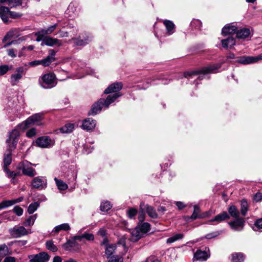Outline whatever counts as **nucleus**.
Returning a JSON list of instances; mask_svg holds the SVG:
<instances>
[{
	"mask_svg": "<svg viewBox=\"0 0 262 262\" xmlns=\"http://www.w3.org/2000/svg\"><path fill=\"white\" fill-rule=\"evenodd\" d=\"M138 225L143 235L149 232L150 230L151 225L148 223H144L142 224H138Z\"/></svg>",
	"mask_w": 262,
	"mask_h": 262,
	"instance_id": "nucleus-37",
	"label": "nucleus"
},
{
	"mask_svg": "<svg viewBox=\"0 0 262 262\" xmlns=\"http://www.w3.org/2000/svg\"><path fill=\"white\" fill-rule=\"evenodd\" d=\"M96 123L95 120L92 118H87L83 120L82 128L85 130H91L95 127Z\"/></svg>",
	"mask_w": 262,
	"mask_h": 262,
	"instance_id": "nucleus-20",
	"label": "nucleus"
},
{
	"mask_svg": "<svg viewBox=\"0 0 262 262\" xmlns=\"http://www.w3.org/2000/svg\"><path fill=\"white\" fill-rule=\"evenodd\" d=\"M37 214H33L28 218H27L24 223V225L26 227H31L32 226L36 220Z\"/></svg>",
	"mask_w": 262,
	"mask_h": 262,
	"instance_id": "nucleus-42",
	"label": "nucleus"
},
{
	"mask_svg": "<svg viewBox=\"0 0 262 262\" xmlns=\"http://www.w3.org/2000/svg\"><path fill=\"white\" fill-rule=\"evenodd\" d=\"M32 164L27 161H23L17 165V168L21 170L24 174L33 177L36 175V171L31 165Z\"/></svg>",
	"mask_w": 262,
	"mask_h": 262,
	"instance_id": "nucleus-8",
	"label": "nucleus"
},
{
	"mask_svg": "<svg viewBox=\"0 0 262 262\" xmlns=\"http://www.w3.org/2000/svg\"><path fill=\"white\" fill-rule=\"evenodd\" d=\"M137 213V209L134 208H129L126 212L127 216L130 219H134L136 216Z\"/></svg>",
	"mask_w": 262,
	"mask_h": 262,
	"instance_id": "nucleus-53",
	"label": "nucleus"
},
{
	"mask_svg": "<svg viewBox=\"0 0 262 262\" xmlns=\"http://www.w3.org/2000/svg\"><path fill=\"white\" fill-rule=\"evenodd\" d=\"M112 208V205L108 201L103 202L100 205V210L102 212H107Z\"/></svg>",
	"mask_w": 262,
	"mask_h": 262,
	"instance_id": "nucleus-48",
	"label": "nucleus"
},
{
	"mask_svg": "<svg viewBox=\"0 0 262 262\" xmlns=\"http://www.w3.org/2000/svg\"><path fill=\"white\" fill-rule=\"evenodd\" d=\"M56 185L59 191H64L67 189L68 186L67 183L62 180L58 179L57 178H54Z\"/></svg>",
	"mask_w": 262,
	"mask_h": 262,
	"instance_id": "nucleus-35",
	"label": "nucleus"
},
{
	"mask_svg": "<svg viewBox=\"0 0 262 262\" xmlns=\"http://www.w3.org/2000/svg\"><path fill=\"white\" fill-rule=\"evenodd\" d=\"M120 96L118 94H114L113 95H108L106 99H99L98 102L93 104L91 109L88 113V115H94L97 114L101 111L103 107L107 108L110 104L115 102Z\"/></svg>",
	"mask_w": 262,
	"mask_h": 262,
	"instance_id": "nucleus-2",
	"label": "nucleus"
},
{
	"mask_svg": "<svg viewBox=\"0 0 262 262\" xmlns=\"http://www.w3.org/2000/svg\"><path fill=\"white\" fill-rule=\"evenodd\" d=\"M9 15L13 19H17L22 17V14L13 11H9Z\"/></svg>",
	"mask_w": 262,
	"mask_h": 262,
	"instance_id": "nucleus-59",
	"label": "nucleus"
},
{
	"mask_svg": "<svg viewBox=\"0 0 262 262\" xmlns=\"http://www.w3.org/2000/svg\"><path fill=\"white\" fill-rule=\"evenodd\" d=\"M36 134V129L35 128H32L28 130L27 133V136L28 138H32L33 136Z\"/></svg>",
	"mask_w": 262,
	"mask_h": 262,
	"instance_id": "nucleus-63",
	"label": "nucleus"
},
{
	"mask_svg": "<svg viewBox=\"0 0 262 262\" xmlns=\"http://www.w3.org/2000/svg\"><path fill=\"white\" fill-rule=\"evenodd\" d=\"M35 36L36 37V40L37 41H41V45L44 46L45 45L44 42H45V40L46 39V35H45L43 30L41 29L39 32H36L35 33Z\"/></svg>",
	"mask_w": 262,
	"mask_h": 262,
	"instance_id": "nucleus-41",
	"label": "nucleus"
},
{
	"mask_svg": "<svg viewBox=\"0 0 262 262\" xmlns=\"http://www.w3.org/2000/svg\"><path fill=\"white\" fill-rule=\"evenodd\" d=\"M43 118V115L41 113H36L32 115L26 120L19 125L20 128L25 129L27 128L29 125H41V121Z\"/></svg>",
	"mask_w": 262,
	"mask_h": 262,
	"instance_id": "nucleus-5",
	"label": "nucleus"
},
{
	"mask_svg": "<svg viewBox=\"0 0 262 262\" xmlns=\"http://www.w3.org/2000/svg\"><path fill=\"white\" fill-rule=\"evenodd\" d=\"M254 200L255 202H259L262 201V193L257 192L254 196Z\"/></svg>",
	"mask_w": 262,
	"mask_h": 262,
	"instance_id": "nucleus-64",
	"label": "nucleus"
},
{
	"mask_svg": "<svg viewBox=\"0 0 262 262\" xmlns=\"http://www.w3.org/2000/svg\"><path fill=\"white\" fill-rule=\"evenodd\" d=\"M142 237L143 235L142 234L140 229L138 225L136 228L132 230L130 239L133 242H136Z\"/></svg>",
	"mask_w": 262,
	"mask_h": 262,
	"instance_id": "nucleus-28",
	"label": "nucleus"
},
{
	"mask_svg": "<svg viewBox=\"0 0 262 262\" xmlns=\"http://www.w3.org/2000/svg\"><path fill=\"white\" fill-rule=\"evenodd\" d=\"M245 259V255L242 253H234L230 256L231 262H243Z\"/></svg>",
	"mask_w": 262,
	"mask_h": 262,
	"instance_id": "nucleus-29",
	"label": "nucleus"
},
{
	"mask_svg": "<svg viewBox=\"0 0 262 262\" xmlns=\"http://www.w3.org/2000/svg\"><path fill=\"white\" fill-rule=\"evenodd\" d=\"M12 151L7 149V153L5 154L4 156L3 159V169L4 168H7L8 166L10 165L12 162Z\"/></svg>",
	"mask_w": 262,
	"mask_h": 262,
	"instance_id": "nucleus-31",
	"label": "nucleus"
},
{
	"mask_svg": "<svg viewBox=\"0 0 262 262\" xmlns=\"http://www.w3.org/2000/svg\"><path fill=\"white\" fill-rule=\"evenodd\" d=\"M66 12L70 17L75 16L79 13L78 3L74 2H71Z\"/></svg>",
	"mask_w": 262,
	"mask_h": 262,
	"instance_id": "nucleus-16",
	"label": "nucleus"
},
{
	"mask_svg": "<svg viewBox=\"0 0 262 262\" xmlns=\"http://www.w3.org/2000/svg\"><path fill=\"white\" fill-rule=\"evenodd\" d=\"M221 43L223 48L226 49H231L232 47L235 45L236 40L233 37H229L226 39H222Z\"/></svg>",
	"mask_w": 262,
	"mask_h": 262,
	"instance_id": "nucleus-23",
	"label": "nucleus"
},
{
	"mask_svg": "<svg viewBox=\"0 0 262 262\" xmlns=\"http://www.w3.org/2000/svg\"><path fill=\"white\" fill-rule=\"evenodd\" d=\"M262 59V56H243L238 57L236 61L242 64H249L255 63L259 60Z\"/></svg>",
	"mask_w": 262,
	"mask_h": 262,
	"instance_id": "nucleus-12",
	"label": "nucleus"
},
{
	"mask_svg": "<svg viewBox=\"0 0 262 262\" xmlns=\"http://www.w3.org/2000/svg\"><path fill=\"white\" fill-rule=\"evenodd\" d=\"M237 28L234 25L227 24L222 30V34L224 35L236 34Z\"/></svg>",
	"mask_w": 262,
	"mask_h": 262,
	"instance_id": "nucleus-24",
	"label": "nucleus"
},
{
	"mask_svg": "<svg viewBox=\"0 0 262 262\" xmlns=\"http://www.w3.org/2000/svg\"><path fill=\"white\" fill-rule=\"evenodd\" d=\"M224 62H219L216 64L209 65L206 67L202 68L201 69L193 71L191 72H187L184 73L183 76L185 78L190 79V78H194L197 77V79L199 80H203L204 75L208 74V73H216L220 68H221L222 65Z\"/></svg>",
	"mask_w": 262,
	"mask_h": 262,
	"instance_id": "nucleus-1",
	"label": "nucleus"
},
{
	"mask_svg": "<svg viewBox=\"0 0 262 262\" xmlns=\"http://www.w3.org/2000/svg\"><path fill=\"white\" fill-rule=\"evenodd\" d=\"M9 232L14 238H19L31 233V232L28 231L27 229L23 226H15L10 228L9 230Z\"/></svg>",
	"mask_w": 262,
	"mask_h": 262,
	"instance_id": "nucleus-10",
	"label": "nucleus"
},
{
	"mask_svg": "<svg viewBox=\"0 0 262 262\" xmlns=\"http://www.w3.org/2000/svg\"><path fill=\"white\" fill-rule=\"evenodd\" d=\"M248 204L245 200L241 201V213L243 216H245L248 211Z\"/></svg>",
	"mask_w": 262,
	"mask_h": 262,
	"instance_id": "nucleus-44",
	"label": "nucleus"
},
{
	"mask_svg": "<svg viewBox=\"0 0 262 262\" xmlns=\"http://www.w3.org/2000/svg\"><path fill=\"white\" fill-rule=\"evenodd\" d=\"M16 52V50L9 49L7 50V55L11 57H15L17 56Z\"/></svg>",
	"mask_w": 262,
	"mask_h": 262,
	"instance_id": "nucleus-62",
	"label": "nucleus"
},
{
	"mask_svg": "<svg viewBox=\"0 0 262 262\" xmlns=\"http://www.w3.org/2000/svg\"><path fill=\"white\" fill-rule=\"evenodd\" d=\"M123 258L122 256L118 255H113L111 257V259L108 262H122Z\"/></svg>",
	"mask_w": 262,
	"mask_h": 262,
	"instance_id": "nucleus-58",
	"label": "nucleus"
},
{
	"mask_svg": "<svg viewBox=\"0 0 262 262\" xmlns=\"http://www.w3.org/2000/svg\"><path fill=\"white\" fill-rule=\"evenodd\" d=\"M93 37L88 32H82L79 34L77 37H72L69 40V42H73L74 47H83L89 45L93 40Z\"/></svg>",
	"mask_w": 262,
	"mask_h": 262,
	"instance_id": "nucleus-3",
	"label": "nucleus"
},
{
	"mask_svg": "<svg viewBox=\"0 0 262 262\" xmlns=\"http://www.w3.org/2000/svg\"><path fill=\"white\" fill-rule=\"evenodd\" d=\"M222 231H215L212 233H208L205 235V238L207 239H212L217 237L218 235L221 234Z\"/></svg>",
	"mask_w": 262,
	"mask_h": 262,
	"instance_id": "nucleus-57",
	"label": "nucleus"
},
{
	"mask_svg": "<svg viewBox=\"0 0 262 262\" xmlns=\"http://www.w3.org/2000/svg\"><path fill=\"white\" fill-rule=\"evenodd\" d=\"M13 254V251L9 249L8 245L5 244L0 245V262L7 255H10Z\"/></svg>",
	"mask_w": 262,
	"mask_h": 262,
	"instance_id": "nucleus-22",
	"label": "nucleus"
},
{
	"mask_svg": "<svg viewBox=\"0 0 262 262\" xmlns=\"http://www.w3.org/2000/svg\"><path fill=\"white\" fill-rule=\"evenodd\" d=\"M19 136L20 133L17 129H13L11 130L7 140L9 150H13L16 148Z\"/></svg>",
	"mask_w": 262,
	"mask_h": 262,
	"instance_id": "nucleus-6",
	"label": "nucleus"
},
{
	"mask_svg": "<svg viewBox=\"0 0 262 262\" xmlns=\"http://www.w3.org/2000/svg\"><path fill=\"white\" fill-rule=\"evenodd\" d=\"M228 211L231 217L238 218L239 215L238 209L234 205H231L228 209Z\"/></svg>",
	"mask_w": 262,
	"mask_h": 262,
	"instance_id": "nucleus-34",
	"label": "nucleus"
},
{
	"mask_svg": "<svg viewBox=\"0 0 262 262\" xmlns=\"http://www.w3.org/2000/svg\"><path fill=\"white\" fill-rule=\"evenodd\" d=\"M191 25L192 28L199 29L202 26V23L199 19H193L191 22Z\"/></svg>",
	"mask_w": 262,
	"mask_h": 262,
	"instance_id": "nucleus-56",
	"label": "nucleus"
},
{
	"mask_svg": "<svg viewBox=\"0 0 262 262\" xmlns=\"http://www.w3.org/2000/svg\"><path fill=\"white\" fill-rule=\"evenodd\" d=\"M209 255L206 250H198L194 253L193 258L197 260H205L208 259Z\"/></svg>",
	"mask_w": 262,
	"mask_h": 262,
	"instance_id": "nucleus-21",
	"label": "nucleus"
},
{
	"mask_svg": "<svg viewBox=\"0 0 262 262\" xmlns=\"http://www.w3.org/2000/svg\"><path fill=\"white\" fill-rule=\"evenodd\" d=\"M44 44L46 46L50 47H60L62 45L61 40L50 37V36L49 35H46Z\"/></svg>",
	"mask_w": 262,
	"mask_h": 262,
	"instance_id": "nucleus-17",
	"label": "nucleus"
},
{
	"mask_svg": "<svg viewBox=\"0 0 262 262\" xmlns=\"http://www.w3.org/2000/svg\"><path fill=\"white\" fill-rule=\"evenodd\" d=\"M236 37L240 39H247L251 37L252 34L251 33L250 29L242 28L239 30H236Z\"/></svg>",
	"mask_w": 262,
	"mask_h": 262,
	"instance_id": "nucleus-19",
	"label": "nucleus"
},
{
	"mask_svg": "<svg viewBox=\"0 0 262 262\" xmlns=\"http://www.w3.org/2000/svg\"><path fill=\"white\" fill-rule=\"evenodd\" d=\"M163 23L166 29V34L168 35L173 34L174 31V25L173 23L169 20H164Z\"/></svg>",
	"mask_w": 262,
	"mask_h": 262,
	"instance_id": "nucleus-33",
	"label": "nucleus"
},
{
	"mask_svg": "<svg viewBox=\"0 0 262 262\" xmlns=\"http://www.w3.org/2000/svg\"><path fill=\"white\" fill-rule=\"evenodd\" d=\"M39 207V203L35 202L30 204L28 207L27 211L29 214H32L36 211Z\"/></svg>",
	"mask_w": 262,
	"mask_h": 262,
	"instance_id": "nucleus-45",
	"label": "nucleus"
},
{
	"mask_svg": "<svg viewBox=\"0 0 262 262\" xmlns=\"http://www.w3.org/2000/svg\"><path fill=\"white\" fill-rule=\"evenodd\" d=\"M13 211L18 216H20V215H21L23 213V208L18 206H15L13 208Z\"/></svg>",
	"mask_w": 262,
	"mask_h": 262,
	"instance_id": "nucleus-60",
	"label": "nucleus"
},
{
	"mask_svg": "<svg viewBox=\"0 0 262 262\" xmlns=\"http://www.w3.org/2000/svg\"><path fill=\"white\" fill-rule=\"evenodd\" d=\"M146 211L147 213L148 214V216L151 218L157 219L158 218V214L156 213L155 210L153 207L148 206V205H146Z\"/></svg>",
	"mask_w": 262,
	"mask_h": 262,
	"instance_id": "nucleus-43",
	"label": "nucleus"
},
{
	"mask_svg": "<svg viewBox=\"0 0 262 262\" xmlns=\"http://www.w3.org/2000/svg\"><path fill=\"white\" fill-rule=\"evenodd\" d=\"M13 66H8L4 64L0 66V76H3L8 72V71L12 69Z\"/></svg>",
	"mask_w": 262,
	"mask_h": 262,
	"instance_id": "nucleus-49",
	"label": "nucleus"
},
{
	"mask_svg": "<svg viewBox=\"0 0 262 262\" xmlns=\"http://www.w3.org/2000/svg\"><path fill=\"white\" fill-rule=\"evenodd\" d=\"M200 208L198 206V205H194L193 206V210L192 212V214L189 217L192 220H195L199 218H202L203 216L202 215L200 214Z\"/></svg>",
	"mask_w": 262,
	"mask_h": 262,
	"instance_id": "nucleus-39",
	"label": "nucleus"
},
{
	"mask_svg": "<svg viewBox=\"0 0 262 262\" xmlns=\"http://www.w3.org/2000/svg\"><path fill=\"white\" fill-rule=\"evenodd\" d=\"M252 229L257 232H262V218L256 220Z\"/></svg>",
	"mask_w": 262,
	"mask_h": 262,
	"instance_id": "nucleus-46",
	"label": "nucleus"
},
{
	"mask_svg": "<svg viewBox=\"0 0 262 262\" xmlns=\"http://www.w3.org/2000/svg\"><path fill=\"white\" fill-rule=\"evenodd\" d=\"M19 29H13L9 31L3 38V41L8 39H10L14 37V36H18Z\"/></svg>",
	"mask_w": 262,
	"mask_h": 262,
	"instance_id": "nucleus-36",
	"label": "nucleus"
},
{
	"mask_svg": "<svg viewBox=\"0 0 262 262\" xmlns=\"http://www.w3.org/2000/svg\"><path fill=\"white\" fill-rule=\"evenodd\" d=\"M9 9L8 7H0V17L2 19L4 23H7L8 21V15L9 13Z\"/></svg>",
	"mask_w": 262,
	"mask_h": 262,
	"instance_id": "nucleus-32",
	"label": "nucleus"
},
{
	"mask_svg": "<svg viewBox=\"0 0 262 262\" xmlns=\"http://www.w3.org/2000/svg\"><path fill=\"white\" fill-rule=\"evenodd\" d=\"M117 246L115 244H110L106 247L105 248V254L107 258L113 254Z\"/></svg>",
	"mask_w": 262,
	"mask_h": 262,
	"instance_id": "nucleus-38",
	"label": "nucleus"
},
{
	"mask_svg": "<svg viewBox=\"0 0 262 262\" xmlns=\"http://www.w3.org/2000/svg\"><path fill=\"white\" fill-rule=\"evenodd\" d=\"M56 75L53 73H48L42 75L39 80V84L45 89H51L57 84Z\"/></svg>",
	"mask_w": 262,
	"mask_h": 262,
	"instance_id": "nucleus-4",
	"label": "nucleus"
},
{
	"mask_svg": "<svg viewBox=\"0 0 262 262\" xmlns=\"http://www.w3.org/2000/svg\"><path fill=\"white\" fill-rule=\"evenodd\" d=\"M83 239H85L88 241H93L94 239V235L92 233L85 232L80 235H76L73 237L75 241H81Z\"/></svg>",
	"mask_w": 262,
	"mask_h": 262,
	"instance_id": "nucleus-26",
	"label": "nucleus"
},
{
	"mask_svg": "<svg viewBox=\"0 0 262 262\" xmlns=\"http://www.w3.org/2000/svg\"><path fill=\"white\" fill-rule=\"evenodd\" d=\"M122 84L121 82H117L113 83L112 84L110 85L109 86L106 88L105 91H104V93L105 94H111L113 93L112 95H113L114 94H118L120 96H121V94L120 93H117V92L119 91L120 90H122Z\"/></svg>",
	"mask_w": 262,
	"mask_h": 262,
	"instance_id": "nucleus-14",
	"label": "nucleus"
},
{
	"mask_svg": "<svg viewBox=\"0 0 262 262\" xmlns=\"http://www.w3.org/2000/svg\"><path fill=\"white\" fill-rule=\"evenodd\" d=\"M32 187L41 190L47 186V180L44 177H36L33 179L31 182Z\"/></svg>",
	"mask_w": 262,
	"mask_h": 262,
	"instance_id": "nucleus-9",
	"label": "nucleus"
},
{
	"mask_svg": "<svg viewBox=\"0 0 262 262\" xmlns=\"http://www.w3.org/2000/svg\"><path fill=\"white\" fill-rule=\"evenodd\" d=\"M55 55L56 51L53 49L49 50V55L44 59L47 66H50L51 62L56 60Z\"/></svg>",
	"mask_w": 262,
	"mask_h": 262,
	"instance_id": "nucleus-30",
	"label": "nucleus"
},
{
	"mask_svg": "<svg viewBox=\"0 0 262 262\" xmlns=\"http://www.w3.org/2000/svg\"><path fill=\"white\" fill-rule=\"evenodd\" d=\"M55 144L54 139L48 136H42L36 139L35 145L42 148H49Z\"/></svg>",
	"mask_w": 262,
	"mask_h": 262,
	"instance_id": "nucleus-7",
	"label": "nucleus"
},
{
	"mask_svg": "<svg viewBox=\"0 0 262 262\" xmlns=\"http://www.w3.org/2000/svg\"><path fill=\"white\" fill-rule=\"evenodd\" d=\"M4 170L6 172L7 176L9 178L13 177V179H14L19 174V172L9 170L8 167L4 169Z\"/></svg>",
	"mask_w": 262,
	"mask_h": 262,
	"instance_id": "nucleus-55",
	"label": "nucleus"
},
{
	"mask_svg": "<svg viewBox=\"0 0 262 262\" xmlns=\"http://www.w3.org/2000/svg\"><path fill=\"white\" fill-rule=\"evenodd\" d=\"M46 248L50 251L55 252L57 250V248L55 245L54 244L53 242L52 241H47L46 243Z\"/></svg>",
	"mask_w": 262,
	"mask_h": 262,
	"instance_id": "nucleus-51",
	"label": "nucleus"
},
{
	"mask_svg": "<svg viewBox=\"0 0 262 262\" xmlns=\"http://www.w3.org/2000/svg\"><path fill=\"white\" fill-rule=\"evenodd\" d=\"M70 225L68 223H63L55 226L52 230L51 234L55 235L59 233L61 230L68 231L70 230Z\"/></svg>",
	"mask_w": 262,
	"mask_h": 262,
	"instance_id": "nucleus-27",
	"label": "nucleus"
},
{
	"mask_svg": "<svg viewBox=\"0 0 262 262\" xmlns=\"http://www.w3.org/2000/svg\"><path fill=\"white\" fill-rule=\"evenodd\" d=\"M29 262H47L49 260L50 256L46 252H41L36 254H32L28 256Z\"/></svg>",
	"mask_w": 262,
	"mask_h": 262,
	"instance_id": "nucleus-11",
	"label": "nucleus"
},
{
	"mask_svg": "<svg viewBox=\"0 0 262 262\" xmlns=\"http://www.w3.org/2000/svg\"><path fill=\"white\" fill-rule=\"evenodd\" d=\"M228 224L232 229L235 231H241L244 228L245 221L243 219L238 217L233 221L229 222Z\"/></svg>",
	"mask_w": 262,
	"mask_h": 262,
	"instance_id": "nucleus-15",
	"label": "nucleus"
},
{
	"mask_svg": "<svg viewBox=\"0 0 262 262\" xmlns=\"http://www.w3.org/2000/svg\"><path fill=\"white\" fill-rule=\"evenodd\" d=\"M21 0H10L9 3L8 4V6L10 7V8H14L21 6Z\"/></svg>",
	"mask_w": 262,
	"mask_h": 262,
	"instance_id": "nucleus-54",
	"label": "nucleus"
},
{
	"mask_svg": "<svg viewBox=\"0 0 262 262\" xmlns=\"http://www.w3.org/2000/svg\"><path fill=\"white\" fill-rule=\"evenodd\" d=\"M29 65L35 67L39 65H42L43 67H47L46 64V61L44 59L41 60H34L32 61L29 62Z\"/></svg>",
	"mask_w": 262,
	"mask_h": 262,
	"instance_id": "nucleus-52",
	"label": "nucleus"
},
{
	"mask_svg": "<svg viewBox=\"0 0 262 262\" xmlns=\"http://www.w3.org/2000/svg\"><path fill=\"white\" fill-rule=\"evenodd\" d=\"M156 80H159L162 81V83L163 84H168V83H169L170 81V79H167L166 78H164L162 77L161 76H157L155 77L152 78V79L149 80V81H147V82L149 83H152L154 81H155Z\"/></svg>",
	"mask_w": 262,
	"mask_h": 262,
	"instance_id": "nucleus-47",
	"label": "nucleus"
},
{
	"mask_svg": "<svg viewBox=\"0 0 262 262\" xmlns=\"http://www.w3.org/2000/svg\"><path fill=\"white\" fill-rule=\"evenodd\" d=\"M24 200V198L21 196L12 200H5L0 203V210L12 206V205L21 202Z\"/></svg>",
	"mask_w": 262,
	"mask_h": 262,
	"instance_id": "nucleus-18",
	"label": "nucleus"
},
{
	"mask_svg": "<svg viewBox=\"0 0 262 262\" xmlns=\"http://www.w3.org/2000/svg\"><path fill=\"white\" fill-rule=\"evenodd\" d=\"M57 24H54L53 25H51L50 27H48L46 29H43V32L45 35H48L52 34L54 32L56 28H57Z\"/></svg>",
	"mask_w": 262,
	"mask_h": 262,
	"instance_id": "nucleus-50",
	"label": "nucleus"
},
{
	"mask_svg": "<svg viewBox=\"0 0 262 262\" xmlns=\"http://www.w3.org/2000/svg\"><path fill=\"white\" fill-rule=\"evenodd\" d=\"M97 234L102 237H107V230L105 228H101L99 229L98 232H97Z\"/></svg>",
	"mask_w": 262,
	"mask_h": 262,
	"instance_id": "nucleus-61",
	"label": "nucleus"
},
{
	"mask_svg": "<svg viewBox=\"0 0 262 262\" xmlns=\"http://www.w3.org/2000/svg\"><path fill=\"white\" fill-rule=\"evenodd\" d=\"M229 219H230V215L227 212L224 211L217 214L213 219L210 220L209 222L221 223Z\"/></svg>",
	"mask_w": 262,
	"mask_h": 262,
	"instance_id": "nucleus-25",
	"label": "nucleus"
},
{
	"mask_svg": "<svg viewBox=\"0 0 262 262\" xmlns=\"http://www.w3.org/2000/svg\"><path fill=\"white\" fill-rule=\"evenodd\" d=\"M24 72V68L22 67H18L16 70V72L13 74L10 79V82L12 85H15L21 79Z\"/></svg>",
	"mask_w": 262,
	"mask_h": 262,
	"instance_id": "nucleus-13",
	"label": "nucleus"
},
{
	"mask_svg": "<svg viewBox=\"0 0 262 262\" xmlns=\"http://www.w3.org/2000/svg\"><path fill=\"white\" fill-rule=\"evenodd\" d=\"M74 129V124L72 123L66 124L64 126L60 128V130L62 133H70Z\"/></svg>",
	"mask_w": 262,
	"mask_h": 262,
	"instance_id": "nucleus-40",
	"label": "nucleus"
}]
</instances>
